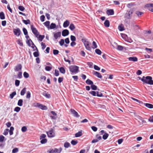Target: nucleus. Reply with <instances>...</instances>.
<instances>
[{"mask_svg":"<svg viewBox=\"0 0 153 153\" xmlns=\"http://www.w3.org/2000/svg\"><path fill=\"white\" fill-rule=\"evenodd\" d=\"M152 77L147 76L146 77L143 76L141 80L143 84H148L150 85H153V80Z\"/></svg>","mask_w":153,"mask_h":153,"instance_id":"obj_1","label":"nucleus"},{"mask_svg":"<svg viewBox=\"0 0 153 153\" xmlns=\"http://www.w3.org/2000/svg\"><path fill=\"white\" fill-rule=\"evenodd\" d=\"M79 67L75 65H73L69 67V68L71 74H76L79 71Z\"/></svg>","mask_w":153,"mask_h":153,"instance_id":"obj_2","label":"nucleus"},{"mask_svg":"<svg viewBox=\"0 0 153 153\" xmlns=\"http://www.w3.org/2000/svg\"><path fill=\"white\" fill-rule=\"evenodd\" d=\"M81 41L83 43L86 49L88 51H91V48L89 46V42L88 39L83 37Z\"/></svg>","mask_w":153,"mask_h":153,"instance_id":"obj_3","label":"nucleus"},{"mask_svg":"<svg viewBox=\"0 0 153 153\" xmlns=\"http://www.w3.org/2000/svg\"><path fill=\"white\" fill-rule=\"evenodd\" d=\"M48 136L49 137H53L55 136V134L53 129L51 128L49 131L46 132Z\"/></svg>","mask_w":153,"mask_h":153,"instance_id":"obj_4","label":"nucleus"},{"mask_svg":"<svg viewBox=\"0 0 153 153\" xmlns=\"http://www.w3.org/2000/svg\"><path fill=\"white\" fill-rule=\"evenodd\" d=\"M133 13V10H131L129 11H127L125 14V18L128 19H131Z\"/></svg>","mask_w":153,"mask_h":153,"instance_id":"obj_5","label":"nucleus"},{"mask_svg":"<svg viewBox=\"0 0 153 153\" xmlns=\"http://www.w3.org/2000/svg\"><path fill=\"white\" fill-rule=\"evenodd\" d=\"M30 27L33 33L35 35L36 37H38V36L39 34V33L36 29L32 25H31Z\"/></svg>","mask_w":153,"mask_h":153,"instance_id":"obj_6","label":"nucleus"},{"mask_svg":"<svg viewBox=\"0 0 153 153\" xmlns=\"http://www.w3.org/2000/svg\"><path fill=\"white\" fill-rule=\"evenodd\" d=\"M13 31L14 34L17 36H19L21 33V31L19 28L13 29Z\"/></svg>","mask_w":153,"mask_h":153,"instance_id":"obj_7","label":"nucleus"},{"mask_svg":"<svg viewBox=\"0 0 153 153\" xmlns=\"http://www.w3.org/2000/svg\"><path fill=\"white\" fill-rule=\"evenodd\" d=\"M72 114L74 116L76 117H79L80 115L78 114V113L74 109H71L70 110Z\"/></svg>","mask_w":153,"mask_h":153,"instance_id":"obj_8","label":"nucleus"},{"mask_svg":"<svg viewBox=\"0 0 153 153\" xmlns=\"http://www.w3.org/2000/svg\"><path fill=\"white\" fill-rule=\"evenodd\" d=\"M92 74L94 75H95L98 78L101 79L102 77V76L100 73L97 71H93L92 72Z\"/></svg>","mask_w":153,"mask_h":153,"instance_id":"obj_9","label":"nucleus"},{"mask_svg":"<svg viewBox=\"0 0 153 153\" xmlns=\"http://www.w3.org/2000/svg\"><path fill=\"white\" fill-rule=\"evenodd\" d=\"M22 65L21 64H17L14 68V71H19L21 70L22 68Z\"/></svg>","mask_w":153,"mask_h":153,"instance_id":"obj_10","label":"nucleus"},{"mask_svg":"<svg viewBox=\"0 0 153 153\" xmlns=\"http://www.w3.org/2000/svg\"><path fill=\"white\" fill-rule=\"evenodd\" d=\"M106 13L107 15L109 16L114 15V12L113 9H111L107 10Z\"/></svg>","mask_w":153,"mask_h":153,"instance_id":"obj_11","label":"nucleus"},{"mask_svg":"<svg viewBox=\"0 0 153 153\" xmlns=\"http://www.w3.org/2000/svg\"><path fill=\"white\" fill-rule=\"evenodd\" d=\"M69 34V31L67 29L64 30L62 32V35L63 36H65L68 35Z\"/></svg>","mask_w":153,"mask_h":153,"instance_id":"obj_12","label":"nucleus"},{"mask_svg":"<svg viewBox=\"0 0 153 153\" xmlns=\"http://www.w3.org/2000/svg\"><path fill=\"white\" fill-rule=\"evenodd\" d=\"M61 36V33L60 32H56L54 34V37L55 39H57L58 37H59Z\"/></svg>","mask_w":153,"mask_h":153,"instance_id":"obj_13","label":"nucleus"},{"mask_svg":"<svg viewBox=\"0 0 153 153\" xmlns=\"http://www.w3.org/2000/svg\"><path fill=\"white\" fill-rule=\"evenodd\" d=\"M39 108L42 110H46L48 109V108L46 106L40 103Z\"/></svg>","mask_w":153,"mask_h":153,"instance_id":"obj_14","label":"nucleus"},{"mask_svg":"<svg viewBox=\"0 0 153 153\" xmlns=\"http://www.w3.org/2000/svg\"><path fill=\"white\" fill-rule=\"evenodd\" d=\"M51 113L53 114V116H50V117L52 119H53V120H55L56 119V116H57V114H56L54 111H51Z\"/></svg>","mask_w":153,"mask_h":153,"instance_id":"obj_15","label":"nucleus"},{"mask_svg":"<svg viewBox=\"0 0 153 153\" xmlns=\"http://www.w3.org/2000/svg\"><path fill=\"white\" fill-rule=\"evenodd\" d=\"M128 60L130 61H132L133 62H136L137 61V58L136 57H131L128 58Z\"/></svg>","mask_w":153,"mask_h":153,"instance_id":"obj_16","label":"nucleus"},{"mask_svg":"<svg viewBox=\"0 0 153 153\" xmlns=\"http://www.w3.org/2000/svg\"><path fill=\"white\" fill-rule=\"evenodd\" d=\"M70 24V22L68 20H66L65 21L63 24V27H68Z\"/></svg>","mask_w":153,"mask_h":153,"instance_id":"obj_17","label":"nucleus"},{"mask_svg":"<svg viewBox=\"0 0 153 153\" xmlns=\"http://www.w3.org/2000/svg\"><path fill=\"white\" fill-rule=\"evenodd\" d=\"M144 105L146 107L149 108H153V105L152 104L148 103H144Z\"/></svg>","mask_w":153,"mask_h":153,"instance_id":"obj_18","label":"nucleus"},{"mask_svg":"<svg viewBox=\"0 0 153 153\" xmlns=\"http://www.w3.org/2000/svg\"><path fill=\"white\" fill-rule=\"evenodd\" d=\"M60 72L63 74H65V70L63 67H61L59 68Z\"/></svg>","mask_w":153,"mask_h":153,"instance_id":"obj_19","label":"nucleus"},{"mask_svg":"<svg viewBox=\"0 0 153 153\" xmlns=\"http://www.w3.org/2000/svg\"><path fill=\"white\" fill-rule=\"evenodd\" d=\"M82 135V131H79L75 134V137H79L81 136Z\"/></svg>","mask_w":153,"mask_h":153,"instance_id":"obj_20","label":"nucleus"},{"mask_svg":"<svg viewBox=\"0 0 153 153\" xmlns=\"http://www.w3.org/2000/svg\"><path fill=\"white\" fill-rule=\"evenodd\" d=\"M55 153H60L62 150L61 148H60L59 149L55 148L54 149Z\"/></svg>","mask_w":153,"mask_h":153,"instance_id":"obj_21","label":"nucleus"},{"mask_svg":"<svg viewBox=\"0 0 153 153\" xmlns=\"http://www.w3.org/2000/svg\"><path fill=\"white\" fill-rule=\"evenodd\" d=\"M104 25L105 27H109L110 25V22L109 20H105L104 23Z\"/></svg>","mask_w":153,"mask_h":153,"instance_id":"obj_22","label":"nucleus"},{"mask_svg":"<svg viewBox=\"0 0 153 153\" xmlns=\"http://www.w3.org/2000/svg\"><path fill=\"white\" fill-rule=\"evenodd\" d=\"M26 91V88L25 87L21 91L20 94L21 96H23Z\"/></svg>","mask_w":153,"mask_h":153,"instance_id":"obj_23","label":"nucleus"},{"mask_svg":"<svg viewBox=\"0 0 153 153\" xmlns=\"http://www.w3.org/2000/svg\"><path fill=\"white\" fill-rule=\"evenodd\" d=\"M56 27V25L55 23H51V25L49 26V29H52L55 28Z\"/></svg>","mask_w":153,"mask_h":153,"instance_id":"obj_24","label":"nucleus"},{"mask_svg":"<svg viewBox=\"0 0 153 153\" xmlns=\"http://www.w3.org/2000/svg\"><path fill=\"white\" fill-rule=\"evenodd\" d=\"M0 18L1 19H5L4 13L3 12L0 13Z\"/></svg>","mask_w":153,"mask_h":153,"instance_id":"obj_25","label":"nucleus"},{"mask_svg":"<svg viewBox=\"0 0 153 153\" xmlns=\"http://www.w3.org/2000/svg\"><path fill=\"white\" fill-rule=\"evenodd\" d=\"M85 82L87 84L91 85H92V84H93V82L91 80L89 79H87L86 81Z\"/></svg>","mask_w":153,"mask_h":153,"instance_id":"obj_26","label":"nucleus"},{"mask_svg":"<svg viewBox=\"0 0 153 153\" xmlns=\"http://www.w3.org/2000/svg\"><path fill=\"white\" fill-rule=\"evenodd\" d=\"M137 118L139 120L142 121L143 123H146V121L143 120V118L140 116H137Z\"/></svg>","mask_w":153,"mask_h":153,"instance_id":"obj_27","label":"nucleus"},{"mask_svg":"<svg viewBox=\"0 0 153 153\" xmlns=\"http://www.w3.org/2000/svg\"><path fill=\"white\" fill-rule=\"evenodd\" d=\"M69 28L71 30H73L75 29V27L73 24L71 23L70 24Z\"/></svg>","mask_w":153,"mask_h":153,"instance_id":"obj_28","label":"nucleus"},{"mask_svg":"<svg viewBox=\"0 0 153 153\" xmlns=\"http://www.w3.org/2000/svg\"><path fill=\"white\" fill-rule=\"evenodd\" d=\"M23 22L25 25H27L30 24V21L29 19H28L27 20H25L24 19L22 20Z\"/></svg>","mask_w":153,"mask_h":153,"instance_id":"obj_29","label":"nucleus"},{"mask_svg":"<svg viewBox=\"0 0 153 153\" xmlns=\"http://www.w3.org/2000/svg\"><path fill=\"white\" fill-rule=\"evenodd\" d=\"M44 25L47 27V28L49 29V25L50 24V22L49 21H47L44 23Z\"/></svg>","mask_w":153,"mask_h":153,"instance_id":"obj_30","label":"nucleus"},{"mask_svg":"<svg viewBox=\"0 0 153 153\" xmlns=\"http://www.w3.org/2000/svg\"><path fill=\"white\" fill-rule=\"evenodd\" d=\"M118 28L119 30L120 31H122L124 30V26L122 24H121L120 25H119L118 26Z\"/></svg>","mask_w":153,"mask_h":153,"instance_id":"obj_31","label":"nucleus"},{"mask_svg":"<svg viewBox=\"0 0 153 153\" xmlns=\"http://www.w3.org/2000/svg\"><path fill=\"white\" fill-rule=\"evenodd\" d=\"M23 101L22 99H19L17 105H18L21 106L22 105Z\"/></svg>","mask_w":153,"mask_h":153,"instance_id":"obj_32","label":"nucleus"},{"mask_svg":"<svg viewBox=\"0 0 153 153\" xmlns=\"http://www.w3.org/2000/svg\"><path fill=\"white\" fill-rule=\"evenodd\" d=\"M14 130V128L13 127H10V130H9V134L10 135H11L13 134V131Z\"/></svg>","mask_w":153,"mask_h":153,"instance_id":"obj_33","label":"nucleus"},{"mask_svg":"<svg viewBox=\"0 0 153 153\" xmlns=\"http://www.w3.org/2000/svg\"><path fill=\"white\" fill-rule=\"evenodd\" d=\"M16 94V91H14L12 93L10 94V97L11 99L13 98L14 96Z\"/></svg>","mask_w":153,"mask_h":153,"instance_id":"obj_34","label":"nucleus"},{"mask_svg":"<svg viewBox=\"0 0 153 153\" xmlns=\"http://www.w3.org/2000/svg\"><path fill=\"white\" fill-rule=\"evenodd\" d=\"M109 136V134L107 133H105L102 136V138L104 140H106Z\"/></svg>","mask_w":153,"mask_h":153,"instance_id":"obj_35","label":"nucleus"},{"mask_svg":"<svg viewBox=\"0 0 153 153\" xmlns=\"http://www.w3.org/2000/svg\"><path fill=\"white\" fill-rule=\"evenodd\" d=\"M45 38V36L44 35H39V37H38V39L41 42L42 41L43 39H44V38Z\"/></svg>","mask_w":153,"mask_h":153,"instance_id":"obj_36","label":"nucleus"},{"mask_svg":"<svg viewBox=\"0 0 153 153\" xmlns=\"http://www.w3.org/2000/svg\"><path fill=\"white\" fill-rule=\"evenodd\" d=\"M70 146V143L68 142H65L64 144V146L65 148H68Z\"/></svg>","mask_w":153,"mask_h":153,"instance_id":"obj_37","label":"nucleus"},{"mask_svg":"<svg viewBox=\"0 0 153 153\" xmlns=\"http://www.w3.org/2000/svg\"><path fill=\"white\" fill-rule=\"evenodd\" d=\"M96 96L98 97H102L103 96L102 93L98 91L96 92Z\"/></svg>","mask_w":153,"mask_h":153,"instance_id":"obj_38","label":"nucleus"},{"mask_svg":"<svg viewBox=\"0 0 153 153\" xmlns=\"http://www.w3.org/2000/svg\"><path fill=\"white\" fill-rule=\"evenodd\" d=\"M52 68V66H46L45 67V69L46 71H49L51 70Z\"/></svg>","mask_w":153,"mask_h":153,"instance_id":"obj_39","label":"nucleus"},{"mask_svg":"<svg viewBox=\"0 0 153 153\" xmlns=\"http://www.w3.org/2000/svg\"><path fill=\"white\" fill-rule=\"evenodd\" d=\"M40 103L38 102H34L33 104V107H38L39 108Z\"/></svg>","mask_w":153,"mask_h":153,"instance_id":"obj_40","label":"nucleus"},{"mask_svg":"<svg viewBox=\"0 0 153 153\" xmlns=\"http://www.w3.org/2000/svg\"><path fill=\"white\" fill-rule=\"evenodd\" d=\"M123 48V47L121 45H117V50L119 51H122Z\"/></svg>","mask_w":153,"mask_h":153,"instance_id":"obj_41","label":"nucleus"},{"mask_svg":"<svg viewBox=\"0 0 153 153\" xmlns=\"http://www.w3.org/2000/svg\"><path fill=\"white\" fill-rule=\"evenodd\" d=\"M91 88L92 90H95L97 89V87L96 85H93V84L91 85Z\"/></svg>","mask_w":153,"mask_h":153,"instance_id":"obj_42","label":"nucleus"},{"mask_svg":"<svg viewBox=\"0 0 153 153\" xmlns=\"http://www.w3.org/2000/svg\"><path fill=\"white\" fill-rule=\"evenodd\" d=\"M89 94L92 96H96V92L94 91H91L89 92Z\"/></svg>","mask_w":153,"mask_h":153,"instance_id":"obj_43","label":"nucleus"},{"mask_svg":"<svg viewBox=\"0 0 153 153\" xmlns=\"http://www.w3.org/2000/svg\"><path fill=\"white\" fill-rule=\"evenodd\" d=\"M31 97V94L29 91H28L27 93L26 97L27 99H30Z\"/></svg>","mask_w":153,"mask_h":153,"instance_id":"obj_44","label":"nucleus"},{"mask_svg":"<svg viewBox=\"0 0 153 153\" xmlns=\"http://www.w3.org/2000/svg\"><path fill=\"white\" fill-rule=\"evenodd\" d=\"M95 52L97 54L100 55L102 53L101 51L98 49H96L95 50Z\"/></svg>","mask_w":153,"mask_h":153,"instance_id":"obj_45","label":"nucleus"},{"mask_svg":"<svg viewBox=\"0 0 153 153\" xmlns=\"http://www.w3.org/2000/svg\"><path fill=\"white\" fill-rule=\"evenodd\" d=\"M47 140L46 139H43L40 141V142L42 144H45L47 143Z\"/></svg>","mask_w":153,"mask_h":153,"instance_id":"obj_46","label":"nucleus"},{"mask_svg":"<svg viewBox=\"0 0 153 153\" xmlns=\"http://www.w3.org/2000/svg\"><path fill=\"white\" fill-rule=\"evenodd\" d=\"M9 132V129H6L4 131V132L3 133V134L4 135H7L8 134V133Z\"/></svg>","mask_w":153,"mask_h":153,"instance_id":"obj_47","label":"nucleus"},{"mask_svg":"<svg viewBox=\"0 0 153 153\" xmlns=\"http://www.w3.org/2000/svg\"><path fill=\"white\" fill-rule=\"evenodd\" d=\"M78 142L77 140H72L71 142V143L73 145H75L77 144Z\"/></svg>","mask_w":153,"mask_h":153,"instance_id":"obj_48","label":"nucleus"},{"mask_svg":"<svg viewBox=\"0 0 153 153\" xmlns=\"http://www.w3.org/2000/svg\"><path fill=\"white\" fill-rule=\"evenodd\" d=\"M25 78H27L29 77V74L26 72H25L23 74Z\"/></svg>","mask_w":153,"mask_h":153,"instance_id":"obj_49","label":"nucleus"},{"mask_svg":"<svg viewBox=\"0 0 153 153\" xmlns=\"http://www.w3.org/2000/svg\"><path fill=\"white\" fill-rule=\"evenodd\" d=\"M33 55L35 57H37L39 56V54L38 51H37L33 53Z\"/></svg>","mask_w":153,"mask_h":153,"instance_id":"obj_50","label":"nucleus"},{"mask_svg":"<svg viewBox=\"0 0 153 153\" xmlns=\"http://www.w3.org/2000/svg\"><path fill=\"white\" fill-rule=\"evenodd\" d=\"M20 81L18 80H16L15 81V85L16 86H18L19 85Z\"/></svg>","mask_w":153,"mask_h":153,"instance_id":"obj_51","label":"nucleus"},{"mask_svg":"<svg viewBox=\"0 0 153 153\" xmlns=\"http://www.w3.org/2000/svg\"><path fill=\"white\" fill-rule=\"evenodd\" d=\"M32 41L30 39H29L27 41V44L29 46H31L30 43H32Z\"/></svg>","mask_w":153,"mask_h":153,"instance_id":"obj_52","label":"nucleus"},{"mask_svg":"<svg viewBox=\"0 0 153 153\" xmlns=\"http://www.w3.org/2000/svg\"><path fill=\"white\" fill-rule=\"evenodd\" d=\"M21 108L19 107H16L14 109V111L16 112H19Z\"/></svg>","mask_w":153,"mask_h":153,"instance_id":"obj_53","label":"nucleus"},{"mask_svg":"<svg viewBox=\"0 0 153 153\" xmlns=\"http://www.w3.org/2000/svg\"><path fill=\"white\" fill-rule=\"evenodd\" d=\"M22 73L21 71L19 72L18 73V78L19 79H21L22 78Z\"/></svg>","mask_w":153,"mask_h":153,"instance_id":"obj_54","label":"nucleus"},{"mask_svg":"<svg viewBox=\"0 0 153 153\" xmlns=\"http://www.w3.org/2000/svg\"><path fill=\"white\" fill-rule=\"evenodd\" d=\"M5 139V137L2 135H0V142H3Z\"/></svg>","mask_w":153,"mask_h":153,"instance_id":"obj_55","label":"nucleus"},{"mask_svg":"<svg viewBox=\"0 0 153 153\" xmlns=\"http://www.w3.org/2000/svg\"><path fill=\"white\" fill-rule=\"evenodd\" d=\"M45 17L44 15H42L40 17V19L42 22H43L45 21Z\"/></svg>","mask_w":153,"mask_h":153,"instance_id":"obj_56","label":"nucleus"},{"mask_svg":"<svg viewBox=\"0 0 153 153\" xmlns=\"http://www.w3.org/2000/svg\"><path fill=\"white\" fill-rule=\"evenodd\" d=\"M18 9L19 10L21 11H23L25 10L24 7L23 6H19Z\"/></svg>","mask_w":153,"mask_h":153,"instance_id":"obj_57","label":"nucleus"},{"mask_svg":"<svg viewBox=\"0 0 153 153\" xmlns=\"http://www.w3.org/2000/svg\"><path fill=\"white\" fill-rule=\"evenodd\" d=\"M53 54L55 55H56L59 53V51L57 50L54 49L53 50Z\"/></svg>","mask_w":153,"mask_h":153,"instance_id":"obj_58","label":"nucleus"},{"mask_svg":"<svg viewBox=\"0 0 153 153\" xmlns=\"http://www.w3.org/2000/svg\"><path fill=\"white\" fill-rule=\"evenodd\" d=\"M71 40L72 41H74L76 40V38L74 36L71 35Z\"/></svg>","mask_w":153,"mask_h":153,"instance_id":"obj_59","label":"nucleus"},{"mask_svg":"<svg viewBox=\"0 0 153 153\" xmlns=\"http://www.w3.org/2000/svg\"><path fill=\"white\" fill-rule=\"evenodd\" d=\"M87 64L89 67L90 68H92V65H93V63L92 62H88L87 63Z\"/></svg>","mask_w":153,"mask_h":153,"instance_id":"obj_60","label":"nucleus"},{"mask_svg":"<svg viewBox=\"0 0 153 153\" xmlns=\"http://www.w3.org/2000/svg\"><path fill=\"white\" fill-rule=\"evenodd\" d=\"M23 31L24 32V34L25 35H27L28 32H27V29L25 28H23Z\"/></svg>","mask_w":153,"mask_h":153,"instance_id":"obj_61","label":"nucleus"},{"mask_svg":"<svg viewBox=\"0 0 153 153\" xmlns=\"http://www.w3.org/2000/svg\"><path fill=\"white\" fill-rule=\"evenodd\" d=\"M59 43L61 46L63 45L64 43V40L63 39H62L60 40V41L59 42Z\"/></svg>","mask_w":153,"mask_h":153,"instance_id":"obj_62","label":"nucleus"},{"mask_svg":"<svg viewBox=\"0 0 153 153\" xmlns=\"http://www.w3.org/2000/svg\"><path fill=\"white\" fill-rule=\"evenodd\" d=\"M136 14L138 16H139L143 14V13L142 12H140L139 11H137L136 12Z\"/></svg>","mask_w":153,"mask_h":153,"instance_id":"obj_63","label":"nucleus"},{"mask_svg":"<svg viewBox=\"0 0 153 153\" xmlns=\"http://www.w3.org/2000/svg\"><path fill=\"white\" fill-rule=\"evenodd\" d=\"M146 7H153V3L147 4L146 5Z\"/></svg>","mask_w":153,"mask_h":153,"instance_id":"obj_64","label":"nucleus"}]
</instances>
